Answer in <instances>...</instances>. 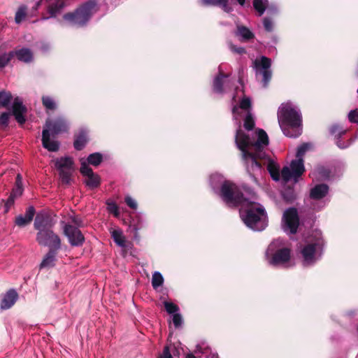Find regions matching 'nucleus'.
Returning a JSON list of instances; mask_svg holds the SVG:
<instances>
[{"label":"nucleus","mask_w":358,"mask_h":358,"mask_svg":"<svg viewBox=\"0 0 358 358\" xmlns=\"http://www.w3.org/2000/svg\"><path fill=\"white\" fill-rule=\"evenodd\" d=\"M251 101L249 97L244 96L238 106H234L232 110L238 129L236 131L235 142L241 150L242 159L248 173L253 178L262 173V162L267 166V170L275 181L282 178L287 182L298 178L305 171L303 157L311 145L303 143L300 145L296 152V159L292 160L289 166H285L280 173V166L273 159L268 157L266 150L268 145V137L263 129H259L252 132V136L246 134L241 128V120H244V127L250 132L255 127V120L250 113Z\"/></svg>","instance_id":"nucleus-1"},{"label":"nucleus","mask_w":358,"mask_h":358,"mask_svg":"<svg viewBox=\"0 0 358 358\" xmlns=\"http://www.w3.org/2000/svg\"><path fill=\"white\" fill-rule=\"evenodd\" d=\"M210 182L214 192L227 205L241 206L240 215L248 227L254 231H262L266 227V213L264 207L245 197L236 184L226 180L219 173L211 175Z\"/></svg>","instance_id":"nucleus-2"},{"label":"nucleus","mask_w":358,"mask_h":358,"mask_svg":"<svg viewBox=\"0 0 358 358\" xmlns=\"http://www.w3.org/2000/svg\"><path fill=\"white\" fill-rule=\"evenodd\" d=\"M278 119L283 134L291 138H296L301 134V115L293 103H282L278 109Z\"/></svg>","instance_id":"nucleus-3"},{"label":"nucleus","mask_w":358,"mask_h":358,"mask_svg":"<svg viewBox=\"0 0 358 358\" xmlns=\"http://www.w3.org/2000/svg\"><path fill=\"white\" fill-rule=\"evenodd\" d=\"M69 129V122L63 117H58L55 120L48 118L42 132L43 146L50 152H56L59 150V143L50 139V134L57 135L66 132Z\"/></svg>","instance_id":"nucleus-4"},{"label":"nucleus","mask_w":358,"mask_h":358,"mask_svg":"<svg viewBox=\"0 0 358 358\" xmlns=\"http://www.w3.org/2000/svg\"><path fill=\"white\" fill-rule=\"evenodd\" d=\"M323 247L324 240L321 231H314L301 250L303 264L306 266H310L319 260L322 255Z\"/></svg>","instance_id":"nucleus-5"},{"label":"nucleus","mask_w":358,"mask_h":358,"mask_svg":"<svg viewBox=\"0 0 358 358\" xmlns=\"http://www.w3.org/2000/svg\"><path fill=\"white\" fill-rule=\"evenodd\" d=\"M269 264L280 266L287 264L290 259V250L285 247L284 241L278 238L272 241L266 251Z\"/></svg>","instance_id":"nucleus-6"},{"label":"nucleus","mask_w":358,"mask_h":358,"mask_svg":"<svg viewBox=\"0 0 358 358\" xmlns=\"http://www.w3.org/2000/svg\"><path fill=\"white\" fill-rule=\"evenodd\" d=\"M97 10L96 1H90L83 4L74 12L65 14L64 18L71 22H87Z\"/></svg>","instance_id":"nucleus-7"},{"label":"nucleus","mask_w":358,"mask_h":358,"mask_svg":"<svg viewBox=\"0 0 358 358\" xmlns=\"http://www.w3.org/2000/svg\"><path fill=\"white\" fill-rule=\"evenodd\" d=\"M55 166L59 171L60 180L63 184L69 185L71 181V176L75 170L72 158L60 157L55 161Z\"/></svg>","instance_id":"nucleus-8"},{"label":"nucleus","mask_w":358,"mask_h":358,"mask_svg":"<svg viewBox=\"0 0 358 358\" xmlns=\"http://www.w3.org/2000/svg\"><path fill=\"white\" fill-rule=\"evenodd\" d=\"M271 60L266 57L262 56L253 61V68L257 76H262L264 87H266L271 79Z\"/></svg>","instance_id":"nucleus-9"},{"label":"nucleus","mask_w":358,"mask_h":358,"mask_svg":"<svg viewBox=\"0 0 358 358\" xmlns=\"http://www.w3.org/2000/svg\"><path fill=\"white\" fill-rule=\"evenodd\" d=\"M36 239L39 245L48 246L50 250H58L61 248V239L51 228L38 231Z\"/></svg>","instance_id":"nucleus-10"},{"label":"nucleus","mask_w":358,"mask_h":358,"mask_svg":"<svg viewBox=\"0 0 358 358\" xmlns=\"http://www.w3.org/2000/svg\"><path fill=\"white\" fill-rule=\"evenodd\" d=\"M299 223V216L295 208H291L285 211L282 222V227L285 232L295 234L297 231Z\"/></svg>","instance_id":"nucleus-11"},{"label":"nucleus","mask_w":358,"mask_h":358,"mask_svg":"<svg viewBox=\"0 0 358 358\" xmlns=\"http://www.w3.org/2000/svg\"><path fill=\"white\" fill-rule=\"evenodd\" d=\"M63 231L72 246H80L83 243L85 238L78 228L70 224H64Z\"/></svg>","instance_id":"nucleus-12"},{"label":"nucleus","mask_w":358,"mask_h":358,"mask_svg":"<svg viewBox=\"0 0 358 358\" xmlns=\"http://www.w3.org/2000/svg\"><path fill=\"white\" fill-rule=\"evenodd\" d=\"M234 84V80L228 76L220 73L213 80V91L218 94L227 92Z\"/></svg>","instance_id":"nucleus-13"},{"label":"nucleus","mask_w":358,"mask_h":358,"mask_svg":"<svg viewBox=\"0 0 358 358\" xmlns=\"http://www.w3.org/2000/svg\"><path fill=\"white\" fill-rule=\"evenodd\" d=\"M80 172L83 176L87 177L85 183L89 187L95 188L99 185V176L93 173L92 169L88 166L86 162L84 160L81 162Z\"/></svg>","instance_id":"nucleus-14"},{"label":"nucleus","mask_w":358,"mask_h":358,"mask_svg":"<svg viewBox=\"0 0 358 358\" xmlns=\"http://www.w3.org/2000/svg\"><path fill=\"white\" fill-rule=\"evenodd\" d=\"M54 224L52 218L46 213L40 212L36 214L34 226L38 231L50 229Z\"/></svg>","instance_id":"nucleus-15"},{"label":"nucleus","mask_w":358,"mask_h":358,"mask_svg":"<svg viewBox=\"0 0 358 358\" xmlns=\"http://www.w3.org/2000/svg\"><path fill=\"white\" fill-rule=\"evenodd\" d=\"M66 5L65 0H56L53 3H50L47 8L46 13L43 15V19L49 20L57 17L62 13Z\"/></svg>","instance_id":"nucleus-16"},{"label":"nucleus","mask_w":358,"mask_h":358,"mask_svg":"<svg viewBox=\"0 0 358 358\" xmlns=\"http://www.w3.org/2000/svg\"><path fill=\"white\" fill-rule=\"evenodd\" d=\"M12 108V114L15 116L17 122L20 124L24 123L26 120L24 114L27 112V108L23 105L21 99L17 97L14 99Z\"/></svg>","instance_id":"nucleus-17"},{"label":"nucleus","mask_w":358,"mask_h":358,"mask_svg":"<svg viewBox=\"0 0 358 358\" xmlns=\"http://www.w3.org/2000/svg\"><path fill=\"white\" fill-rule=\"evenodd\" d=\"M199 3L203 7L218 6L227 13L232 10L228 0H199Z\"/></svg>","instance_id":"nucleus-18"},{"label":"nucleus","mask_w":358,"mask_h":358,"mask_svg":"<svg viewBox=\"0 0 358 358\" xmlns=\"http://www.w3.org/2000/svg\"><path fill=\"white\" fill-rule=\"evenodd\" d=\"M18 295L15 290H9L3 297L1 308L2 309H8L12 307L17 299Z\"/></svg>","instance_id":"nucleus-19"},{"label":"nucleus","mask_w":358,"mask_h":358,"mask_svg":"<svg viewBox=\"0 0 358 358\" xmlns=\"http://www.w3.org/2000/svg\"><path fill=\"white\" fill-rule=\"evenodd\" d=\"M329 192V187L324 184L315 185L310 190V196L313 199H320L324 198Z\"/></svg>","instance_id":"nucleus-20"},{"label":"nucleus","mask_w":358,"mask_h":358,"mask_svg":"<svg viewBox=\"0 0 358 358\" xmlns=\"http://www.w3.org/2000/svg\"><path fill=\"white\" fill-rule=\"evenodd\" d=\"M266 17L264 18L263 22H272L280 13L278 6L274 3H269L265 13Z\"/></svg>","instance_id":"nucleus-21"},{"label":"nucleus","mask_w":358,"mask_h":358,"mask_svg":"<svg viewBox=\"0 0 358 358\" xmlns=\"http://www.w3.org/2000/svg\"><path fill=\"white\" fill-rule=\"evenodd\" d=\"M18 60L29 63L33 60V52L29 48H23L13 52Z\"/></svg>","instance_id":"nucleus-22"},{"label":"nucleus","mask_w":358,"mask_h":358,"mask_svg":"<svg viewBox=\"0 0 358 358\" xmlns=\"http://www.w3.org/2000/svg\"><path fill=\"white\" fill-rule=\"evenodd\" d=\"M56 251L57 250H50L40 264L41 269L50 268L54 266L56 260Z\"/></svg>","instance_id":"nucleus-23"},{"label":"nucleus","mask_w":358,"mask_h":358,"mask_svg":"<svg viewBox=\"0 0 358 358\" xmlns=\"http://www.w3.org/2000/svg\"><path fill=\"white\" fill-rule=\"evenodd\" d=\"M268 4V0H253L252 1L253 8L257 15L259 17L264 14Z\"/></svg>","instance_id":"nucleus-24"},{"label":"nucleus","mask_w":358,"mask_h":358,"mask_svg":"<svg viewBox=\"0 0 358 358\" xmlns=\"http://www.w3.org/2000/svg\"><path fill=\"white\" fill-rule=\"evenodd\" d=\"M87 141V133L85 130H80L74 141V147L76 150H82Z\"/></svg>","instance_id":"nucleus-25"},{"label":"nucleus","mask_w":358,"mask_h":358,"mask_svg":"<svg viewBox=\"0 0 358 358\" xmlns=\"http://www.w3.org/2000/svg\"><path fill=\"white\" fill-rule=\"evenodd\" d=\"M111 236L113 238L115 243L122 247L124 248L126 246L125 244V238L123 236L122 231L120 229H115L110 230Z\"/></svg>","instance_id":"nucleus-26"},{"label":"nucleus","mask_w":358,"mask_h":358,"mask_svg":"<svg viewBox=\"0 0 358 358\" xmlns=\"http://www.w3.org/2000/svg\"><path fill=\"white\" fill-rule=\"evenodd\" d=\"M64 224H70L77 228L84 226L83 222L81 220V218L79 216L75 215L74 213H71V214L69 215L66 222H62V226Z\"/></svg>","instance_id":"nucleus-27"},{"label":"nucleus","mask_w":358,"mask_h":358,"mask_svg":"<svg viewBox=\"0 0 358 358\" xmlns=\"http://www.w3.org/2000/svg\"><path fill=\"white\" fill-rule=\"evenodd\" d=\"M179 355L178 350L172 345L166 346L158 358H175Z\"/></svg>","instance_id":"nucleus-28"},{"label":"nucleus","mask_w":358,"mask_h":358,"mask_svg":"<svg viewBox=\"0 0 358 358\" xmlns=\"http://www.w3.org/2000/svg\"><path fill=\"white\" fill-rule=\"evenodd\" d=\"M236 35L241 37L242 41L249 40L254 36L251 31L243 26L238 27Z\"/></svg>","instance_id":"nucleus-29"},{"label":"nucleus","mask_w":358,"mask_h":358,"mask_svg":"<svg viewBox=\"0 0 358 358\" xmlns=\"http://www.w3.org/2000/svg\"><path fill=\"white\" fill-rule=\"evenodd\" d=\"M13 96L10 92L7 91L0 92V106L6 107L10 103Z\"/></svg>","instance_id":"nucleus-30"},{"label":"nucleus","mask_w":358,"mask_h":358,"mask_svg":"<svg viewBox=\"0 0 358 358\" xmlns=\"http://www.w3.org/2000/svg\"><path fill=\"white\" fill-rule=\"evenodd\" d=\"M163 283L164 278L162 275L158 271H155L152 278V285L153 288L157 289V287L162 286Z\"/></svg>","instance_id":"nucleus-31"},{"label":"nucleus","mask_w":358,"mask_h":358,"mask_svg":"<svg viewBox=\"0 0 358 358\" xmlns=\"http://www.w3.org/2000/svg\"><path fill=\"white\" fill-rule=\"evenodd\" d=\"M42 103L47 110H55L57 108L56 102L49 96H43L42 97Z\"/></svg>","instance_id":"nucleus-32"},{"label":"nucleus","mask_w":358,"mask_h":358,"mask_svg":"<svg viewBox=\"0 0 358 358\" xmlns=\"http://www.w3.org/2000/svg\"><path fill=\"white\" fill-rule=\"evenodd\" d=\"M103 157L101 154L99 152H94L89 155L87 157V163L93 165V166H98L100 164V163L102 162Z\"/></svg>","instance_id":"nucleus-33"},{"label":"nucleus","mask_w":358,"mask_h":358,"mask_svg":"<svg viewBox=\"0 0 358 358\" xmlns=\"http://www.w3.org/2000/svg\"><path fill=\"white\" fill-rule=\"evenodd\" d=\"M27 8L26 6L22 5L19 7L15 13V22H21L25 19L27 15Z\"/></svg>","instance_id":"nucleus-34"},{"label":"nucleus","mask_w":358,"mask_h":358,"mask_svg":"<svg viewBox=\"0 0 358 358\" xmlns=\"http://www.w3.org/2000/svg\"><path fill=\"white\" fill-rule=\"evenodd\" d=\"M317 174L320 175L318 177V179L320 180H326L329 178V173L322 167L317 168L316 171H314L310 173V176L313 179H317Z\"/></svg>","instance_id":"nucleus-35"},{"label":"nucleus","mask_w":358,"mask_h":358,"mask_svg":"<svg viewBox=\"0 0 358 358\" xmlns=\"http://www.w3.org/2000/svg\"><path fill=\"white\" fill-rule=\"evenodd\" d=\"M346 129L341 127L338 124H334L330 128V133L337 138H340L342 135L346 133Z\"/></svg>","instance_id":"nucleus-36"},{"label":"nucleus","mask_w":358,"mask_h":358,"mask_svg":"<svg viewBox=\"0 0 358 358\" xmlns=\"http://www.w3.org/2000/svg\"><path fill=\"white\" fill-rule=\"evenodd\" d=\"M107 210L109 213L114 215L115 217L120 216L119 208L113 201H107Z\"/></svg>","instance_id":"nucleus-37"},{"label":"nucleus","mask_w":358,"mask_h":358,"mask_svg":"<svg viewBox=\"0 0 358 358\" xmlns=\"http://www.w3.org/2000/svg\"><path fill=\"white\" fill-rule=\"evenodd\" d=\"M164 305L166 312L169 314H176L179 310L178 306L171 302L164 301Z\"/></svg>","instance_id":"nucleus-38"},{"label":"nucleus","mask_w":358,"mask_h":358,"mask_svg":"<svg viewBox=\"0 0 358 358\" xmlns=\"http://www.w3.org/2000/svg\"><path fill=\"white\" fill-rule=\"evenodd\" d=\"M14 53L9 52L8 54H3L0 56V68H3L6 66L8 63L11 60L13 57Z\"/></svg>","instance_id":"nucleus-39"},{"label":"nucleus","mask_w":358,"mask_h":358,"mask_svg":"<svg viewBox=\"0 0 358 358\" xmlns=\"http://www.w3.org/2000/svg\"><path fill=\"white\" fill-rule=\"evenodd\" d=\"M10 113H3L0 115V128L5 129L8 127L9 122V117L10 116Z\"/></svg>","instance_id":"nucleus-40"},{"label":"nucleus","mask_w":358,"mask_h":358,"mask_svg":"<svg viewBox=\"0 0 358 358\" xmlns=\"http://www.w3.org/2000/svg\"><path fill=\"white\" fill-rule=\"evenodd\" d=\"M348 117L350 122L358 124V109L350 110L348 113Z\"/></svg>","instance_id":"nucleus-41"},{"label":"nucleus","mask_w":358,"mask_h":358,"mask_svg":"<svg viewBox=\"0 0 358 358\" xmlns=\"http://www.w3.org/2000/svg\"><path fill=\"white\" fill-rule=\"evenodd\" d=\"M31 221H28L24 215H19L16 217L15 223L19 227H24L29 224Z\"/></svg>","instance_id":"nucleus-42"},{"label":"nucleus","mask_w":358,"mask_h":358,"mask_svg":"<svg viewBox=\"0 0 358 358\" xmlns=\"http://www.w3.org/2000/svg\"><path fill=\"white\" fill-rule=\"evenodd\" d=\"M125 202L127 205L132 209H136L138 204L135 199H134L130 196H125Z\"/></svg>","instance_id":"nucleus-43"},{"label":"nucleus","mask_w":358,"mask_h":358,"mask_svg":"<svg viewBox=\"0 0 358 358\" xmlns=\"http://www.w3.org/2000/svg\"><path fill=\"white\" fill-rule=\"evenodd\" d=\"M182 322V320L180 314L177 313L173 315V323L176 328L179 327L181 325Z\"/></svg>","instance_id":"nucleus-44"},{"label":"nucleus","mask_w":358,"mask_h":358,"mask_svg":"<svg viewBox=\"0 0 358 358\" xmlns=\"http://www.w3.org/2000/svg\"><path fill=\"white\" fill-rule=\"evenodd\" d=\"M23 192L22 187H15L10 195V199L13 200L14 198L20 196Z\"/></svg>","instance_id":"nucleus-45"},{"label":"nucleus","mask_w":358,"mask_h":358,"mask_svg":"<svg viewBox=\"0 0 358 358\" xmlns=\"http://www.w3.org/2000/svg\"><path fill=\"white\" fill-rule=\"evenodd\" d=\"M35 214V209L33 206H29L24 216L27 218L28 221H31Z\"/></svg>","instance_id":"nucleus-46"},{"label":"nucleus","mask_w":358,"mask_h":358,"mask_svg":"<svg viewBox=\"0 0 358 358\" xmlns=\"http://www.w3.org/2000/svg\"><path fill=\"white\" fill-rule=\"evenodd\" d=\"M229 48H230L231 51L234 53H236L238 55H242L245 52V49L242 47H236L231 43H229Z\"/></svg>","instance_id":"nucleus-47"},{"label":"nucleus","mask_w":358,"mask_h":358,"mask_svg":"<svg viewBox=\"0 0 358 358\" xmlns=\"http://www.w3.org/2000/svg\"><path fill=\"white\" fill-rule=\"evenodd\" d=\"M15 187H22V178L20 174L17 175Z\"/></svg>","instance_id":"nucleus-48"},{"label":"nucleus","mask_w":358,"mask_h":358,"mask_svg":"<svg viewBox=\"0 0 358 358\" xmlns=\"http://www.w3.org/2000/svg\"><path fill=\"white\" fill-rule=\"evenodd\" d=\"M272 25H273V24H268V23L264 24L265 29L268 31H271L272 29Z\"/></svg>","instance_id":"nucleus-49"},{"label":"nucleus","mask_w":358,"mask_h":358,"mask_svg":"<svg viewBox=\"0 0 358 358\" xmlns=\"http://www.w3.org/2000/svg\"><path fill=\"white\" fill-rule=\"evenodd\" d=\"M336 145L341 148H345L348 147L347 145H342L340 140L336 141Z\"/></svg>","instance_id":"nucleus-50"},{"label":"nucleus","mask_w":358,"mask_h":358,"mask_svg":"<svg viewBox=\"0 0 358 358\" xmlns=\"http://www.w3.org/2000/svg\"><path fill=\"white\" fill-rule=\"evenodd\" d=\"M236 1L240 4L241 6H244L245 4L246 0H236Z\"/></svg>","instance_id":"nucleus-51"},{"label":"nucleus","mask_w":358,"mask_h":358,"mask_svg":"<svg viewBox=\"0 0 358 358\" xmlns=\"http://www.w3.org/2000/svg\"><path fill=\"white\" fill-rule=\"evenodd\" d=\"M185 358H196V357L193 354H187Z\"/></svg>","instance_id":"nucleus-52"},{"label":"nucleus","mask_w":358,"mask_h":358,"mask_svg":"<svg viewBox=\"0 0 358 358\" xmlns=\"http://www.w3.org/2000/svg\"><path fill=\"white\" fill-rule=\"evenodd\" d=\"M141 228V227H138V226H134V231H136V234H137L138 229Z\"/></svg>","instance_id":"nucleus-53"},{"label":"nucleus","mask_w":358,"mask_h":358,"mask_svg":"<svg viewBox=\"0 0 358 358\" xmlns=\"http://www.w3.org/2000/svg\"><path fill=\"white\" fill-rule=\"evenodd\" d=\"M41 2V1H38V2L36 3V8H37L40 6Z\"/></svg>","instance_id":"nucleus-54"},{"label":"nucleus","mask_w":358,"mask_h":358,"mask_svg":"<svg viewBox=\"0 0 358 358\" xmlns=\"http://www.w3.org/2000/svg\"><path fill=\"white\" fill-rule=\"evenodd\" d=\"M235 90H236V94H238V93L239 92H241V91H242V90H240L238 87H236Z\"/></svg>","instance_id":"nucleus-55"},{"label":"nucleus","mask_w":358,"mask_h":358,"mask_svg":"<svg viewBox=\"0 0 358 358\" xmlns=\"http://www.w3.org/2000/svg\"><path fill=\"white\" fill-rule=\"evenodd\" d=\"M236 95H234V96H233V98H232V99H233V100H234V101H236Z\"/></svg>","instance_id":"nucleus-56"},{"label":"nucleus","mask_w":358,"mask_h":358,"mask_svg":"<svg viewBox=\"0 0 358 358\" xmlns=\"http://www.w3.org/2000/svg\"><path fill=\"white\" fill-rule=\"evenodd\" d=\"M199 349H200V348L197 347V350H196V352H197L198 351H199Z\"/></svg>","instance_id":"nucleus-57"},{"label":"nucleus","mask_w":358,"mask_h":358,"mask_svg":"<svg viewBox=\"0 0 358 358\" xmlns=\"http://www.w3.org/2000/svg\"><path fill=\"white\" fill-rule=\"evenodd\" d=\"M356 358H358V354H357V357H356Z\"/></svg>","instance_id":"nucleus-58"},{"label":"nucleus","mask_w":358,"mask_h":358,"mask_svg":"<svg viewBox=\"0 0 358 358\" xmlns=\"http://www.w3.org/2000/svg\"><path fill=\"white\" fill-rule=\"evenodd\" d=\"M357 93H358V89H357Z\"/></svg>","instance_id":"nucleus-59"}]
</instances>
